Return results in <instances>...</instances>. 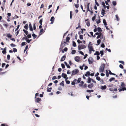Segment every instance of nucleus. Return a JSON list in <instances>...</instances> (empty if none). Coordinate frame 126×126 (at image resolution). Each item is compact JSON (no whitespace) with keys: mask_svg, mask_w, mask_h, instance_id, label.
Returning <instances> with one entry per match:
<instances>
[{"mask_svg":"<svg viewBox=\"0 0 126 126\" xmlns=\"http://www.w3.org/2000/svg\"><path fill=\"white\" fill-rule=\"evenodd\" d=\"M92 45L93 44H92L91 42H89L88 47L89 49V53L90 54L91 53L92 51H94V50L93 48V47Z\"/></svg>","mask_w":126,"mask_h":126,"instance_id":"nucleus-1","label":"nucleus"},{"mask_svg":"<svg viewBox=\"0 0 126 126\" xmlns=\"http://www.w3.org/2000/svg\"><path fill=\"white\" fill-rule=\"evenodd\" d=\"M121 86L122 87V88H120L118 89L119 90V92H121L122 91H124V90H126V88L125 87L126 86V85L125 84L124 82H121Z\"/></svg>","mask_w":126,"mask_h":126,"instance_id":"nucleus-2","label":"nucleus"},{"mask_svg":"<svg viewBox=\"0 0 126 126\" xmlns=\"http://www.w3.org/2000/svg\"><path fill=\"white\" fill-rule=\"evenodd\" d=\"M105 67V64L103 63L101 65L100 67L99 72H102L104 71V67Z\"/></svg>","mask_w":126,"mask_h":126,"instance_id":"nucleus-3","label":"nucleus"},{"mask_svg":"<svg viewBox=\"0 0 126 126\" xmlns=\"http://www.w3.org/2000/svg\"><path fill=\"white\" fill-rule=\"evenodd\" d=\"M79 72V70L78 69H75L72 71L71 74L72 76L78 73Z\"/></svg>","mask_w":126,"mask_h":126,"instance_id":"nucleus-4","label":"nucleus"},{"mask_svg":"<svg viewBox=\"0 0 126 126\" xmlns=\"http://www.w3.org/2000/svg\"><path fill=\"white\" fill-rule=\"evenodd\" d=\"M86 47L85 45H79L78 47V49L79 50L84 49L86 48Z\"/></svg>","mask_w":126,"mask_h":126,"instance_id":"nucleus-5","label":"nucleus"},{"mask_svg":"<svg viewBox=\"0 0 126 126\" xmlns=\"http://www.w3.org/2000/svg\"><path fill=\"white\" fill-rule=\"evenodd\" d=\"M88 61L89 63L91 64H92L94 62V60L92 57H90L88 58Z\"/></svg>","mask_w":126,"mask_h":126,"instance_id":"nucleus-6","label":"nucleus"},{"mask_svg":"<svg viewBox=\"0 0 126 126\" xmlns=\"http://www.w3.org/2000/svg\"><path fill=\"white\" fill-rule=\"evenodd\" d=\"M83 84H82L81 83L79 84V86L80 87H82V88H86L87 87V85L85 83L83 85Z\"/></svg>","mask_w":126,"mask_h":126,"instance_id":"nucleus-7","label":"nucleus"},{"mask_svg":"<svg viewBox=\"0 0 126 126\" xmlns=\"http://www.w3.org/2000/svg\"><path fill=\"white\" fill-rule=\"evenodd\" d=\"M66 44H67L66 42L65 41L63 42L62 41L61 45V47L62 48L65 46Z\"/></svg>","mask_w":126,"mask_h":126,"instance_id":"nucleus-8","label":"nucleus"},{"mask_svg":"<svg viewBox=\"0 0 126 126\" xmlns=\"http://www.w3.org/2000/svg\"><path fill=\"white\" fill-rule=\"evenodd\" d=\"M75 61L77 62H79L80 60V57L78 56H76L75 58Z\"/></svg>","mask_w":126,"mask_h":126,"instance_id":"nucleus-9","label":"nucleus"},{"mask_svg":"<svg viewBox=\"0 0 126 126\" xmlns=\"http://www.w3.org/2000/svg\"><path fill=\"white\" fill-rule=\"evenodd\" d=\"M41 100V99L40 98H38L35 100V102H36L39 103V102Z\"/></svg>","mask_w":126,"mask_h":126,"instance_id":"nucleus-10","label":"nucleus"},{"mask_svg":"<svg viewBox=\"0 0 126 126\" xmlns=\"http://www.w3.org/2000/svg\"><path fill=\"white\" fill-rule=\"evenodd\" d=\"M94 84L93 83H91L90 84H89L88 87L89 88H91L93 86Z\"/></svg>","mask_w":126,"mask_h":126,"instance_id":"nucleus-11","label":"nucleus"},{"mask_svg":"<svg viewBox=\"0 0 126 126\" xmlns=\"http://www.w3.org/2000/svg\"><path fill=\"white\" fill-rule=\"evenodd\" d=\"M88 19L85 20V21L86 22V24L87 26L89 27L90 26V22L88 21Z\"/></svg>","mask_w":126,"mask_h":126,"instance_id":"nucleus-12","label":"nucleus"},{"mask_svg":"<svg viewBox=\"0 0 126 126\" xmlns=\"http://www.w3.org/2000/svg\"><path fill=\"white\" fill-rule=\"evenodd\" d=\"M66 57V56L65 55H64L63 56L61 59V61H64Z\"/></svg>","mask_w":126,"mask_h":126,"instance_id":"nucleus-13","label":"nucleus"},{"mask_svg":"<svg viewBox=\"0 0 126 126\" xmlns=\"http://www.w3.org/2000/svg\"><path fill=\"white\" fill-rule=\"evenodd\" d=\"M50 20L51 21L50 23L53 24L54 21V16H52L51 17Z\"/></svg>","mask_w":126,"mask_h":126,"instance_id":"nucleus-14","label":"nucleus"},{"mask_svg":"<svg viewBox=\"0 0 126 126\" xmlns=\"http://www.w3.org/2000/svg\"><path fill=\"white\" fill-rule=\"evenodd\" d=\"M6 48L5 47L4 49L2 51V52L4 54H5L6 53Z\"/></svg>","mask_w":126,"mask_h":126,"instance_id":"nucleus-15","label":"nucleus"},{"mask_svg":"<svg viewBox=\"0 0 126 126\" xmlns=\"http://www.w3.org/2000/svg\"><path fill=\"white\" fill-rule=\"evenodd\" d=\"M62 77H63L64 78L66 79L67 76V75L66 74H64V73H63L62 74Z\"/></svg>","mask_w":126,"mask_h":126,"instance_id":"nucleus-16","label":"nucleus"},{"mask_svg":"<svg viewBox=\"0 0 126 126\" xmlns=\"http://www.w3.org/2000/svg\"><path fill=\"white\" fill-rule=\"evenodd\" d=\"M107 88V86L106 85H105L104 86H101V88L102 90H105Z\"/></svg>","mask_w":126,"mask_h":126,"instance_id":"nucleus-17","label":"nucleus"},{"mask_svg":"<svg viewBox=\"0 0 126 126\" xmlns=\"http://www.w3.org/2000/svg\"><path fill=\"white\" fill-rule=\"evenodd\" d=\"M45 32L44 31L43 29H40V32L39 33V34L41 35L42 34V33L44 32Z\"/></svg>","mask_w":126,"mask_h":126,"instance_id":"nucleus-18","label":"nucleus"},{"mask_svg":"<svg viewBox=\"0 0 126 126\" xmlns=\"http://www.w3.org/2000/svg\"><path fill=\"white\" fill-rule=\"evenodd\" d=\"M29 28H30V30L31 31H32L33 30V28H32V25L30 23V24H29Z\"/></svg>","mask_w":126,"mask_h":126,"instance_id":"nucleus-19","label":"nucleus"},{"mask_svg":"<svg viewBox=\"0 0 126 126\" xmlns=\"http://www.w3.org/2000/svg\"><path fill=\"white\" fill-rule=\"evenodd\" d=\"M105 11L104 9H102L101 12V14L104 16V14H105Z\"/></svg>","mask_w":126,"mask_h":126,"instance_id":"nucleus-20","label":"nucleus"},{"mask_svg":"<svg viewBox=\"0 0 126 126\" xmlns=\"http://www.w3.org/2000/svg\"><path fill=\"white\" fill-rule=\"evenodd\" d=\"M90 75V72L89 71L86 72V73L85 74V76H89Z\"/></svg>","mask_w":126,"mask_h":126,"instance_id":"nucleus-21","label":"nucleus"},{"mask_svg":"<svg viewBox=\"0 0 126 126\" xmlns=\"http://www.w3.org/2000/svg\"><path fill=\"white\" fill-rule=\"evenodd\" d=\"M92 80V79L90 78L89 77L88 79L87 80V83H90L91 82V80Z\"/></svg>","mask_w":126,"mask_h":126,"instance_id":"nucleus-22","label":"nucleus"},{"mask_svg":"<svg viewBox=\"0 0 126 126\" xmlns=\"http://www.w3.org/2000/svg\"><path fill=\"white\" fill-rule=\"evenodd\" d=\"M103 22L104 23V25L105 26L107 25L106 21L105 19H104L103 20Z\"/></svg>","mask_w":126,"mask_h":126,"instance_id":"nucleus-23","label":"nucleus"},{"mask_svg":"<svg viewBox=\"0 0 126 126\" xmlns=\"http://www.w3.org/2000/svg\"><path fill=\"white\" fill-rule=\"evenodd\" d=\"M70 39V38L68 37H67L66 38V42H68L69 41Z\"/></svg>","mask_w":126,"mask_h":126,"instance_id":"nucleus-24","label":"nucleus"},{"mask_svg":"<svg viewBox=\"0 0 126 126\" xmlns=\"http://www.w3.org/2000/svg\"><path fill=\"white\" fill-rule=\"evenodd\" d=\"M68 78H66L65 79V80L66 81V84H69L70 83V81L68 80H67V79H68Z\"/></svg>","mask_w":126,"mask_h":126,"instance_id":"nucleus-25","label":"nucleus"},{"mask_svg":"<svg viewBox=\"0 0 126 126\" xmlns=\"http://www.w3.org/2000/svg\"><path fill=\"white\" fill-rule=\"evenodd\" d=\"M77 80L76 79H75L74 80V81H73L71 83V84L72 85H74L75 84V82Z\"/></svg>","mask_w":126,"mask_h":126,"instance_id":"nucleus-26","label":"nucleus"},{"mask_svg":"<svg viewBox=\"0 0 126 126\" xmlns=\"http://www.w3.org/2000/svg\"><path fill=\"white\" fill-rule=\"evenodd\" d=\"M100 54V53L98 51H96L94 53V55H97V56L99 55Z\"/></svg>","mask_w":126,"mask_h":126,"instance_id":"nucleus-27","label":"nucleus"},{"mask_svg":"<svg viewBox=\"0 0 126 126\" xmlns=\"http://www.w3.org/2000/svg\"><path fill=\"white\" fill-rule=\"evenodd\" d=\"M64 81H63L62 82L60 83V85H62L63 87H64Z\"/></svg>","mask_w":126,"mask_h":126,"instance_id":"nucleus-28","label":"nucleus"},{"mask_svg":"<svg viewBox=\"0 0 126 126\" xmlns=\"http://www.w3.org/2000/svg\"><path fill=\"white\" fill-rule=\"evenodd\" d=\"M24 28L27 30L28 28V26L27 24H26L24 27Z\"/></svg>","mask_w":126,"mask_h":126,"instance_id":"nucleus-29","label":"nucleus"},{"mask_svg":"<svg viewBox=\"0 0 126 126\" xmlns=\"http://www.w3.org/2000/svg\"><path fill=\"white\" fill-rule=\"evenodd\" d=\"M101 42L100 39H98L97 41V45H99Z\"/></svg>","mask_w":126,"mask_h":126,"instance_id":"nucleus-30","label":"nucleus"},{"mask_svg":"<svg viewBox=\"0 0 126 126\" xmlns=\"http://www.w3.org/2000/svg\"><path fill=\"white\" fill-rule=\"evenodd\" d=\"M81 78H79L78 79V80H77L76 81H77V82L78 83L80 82V81H81Z\"/></svg>","mask_w":126,"mask_h":126,"instance_id":"nucleus-31","label":"nucleus"},{"mask_svg":"<svg viewBox=\"0 0 126 126\" xmlns=\"http://www.w3.org/2000/svg\"><path fill=\"white\" fill-rule=\"evenodd\" d=\"M102 5H103L105 8H106V6L105 5V3L104 2H102L101 3Z\"/></svg>","mask_w":126,"mask_h":126,"instance_id":"nucleus-32","label":"nucleus"},{"mask_svg":"<svg viewBox=\"0 0 126 126\" xmlns=\"http://www.w3.org/2000/svg\"><path fill=\"white\" fill-rule=\"evenodd\" d=\"M7 37L8 38H11L12 35L10 33H8L7 34Z\"/></svg>","mask_w":126,"mask_h":126,"instance_id":"nucleus-33","label":"nucleus"},{"mask_svg":"<svg viewBox=\"0 0 126 126\" xmlns=\"http://www.w3.org/2000/svg\"><path fill=\"white\" fill-rule=\"evenodd\" d=\"M76 51L75 50H72L71 52V53L73 54H74L76 53Z\"/></svg>","mask_w":126,"mask_h":126,"instance_id":"nucleus-34","label":"nucleus"},{"mask_svg":"<svg viewBox=\"0 0 126 126\" xmlns=\"http://www.w3.org/2000/svg\"><path fill=\"white\" fill-rule=\"evenodd\" d=\"M97 31L98 32H101L102 31V30H101V28L100 27H98L97 28Z\"/></svg>","mask_w":126,"mask_h":126,"instance_id":"nucleus-35","label":"nucleus"},{"mask_svg":"<svg viewBox=\"0 0 126 126\" xmlns=\"http://www.w3.org/2000/svg\"><path fill=\"white\" fill-rule=\"evenodd\" d=\"M115 79V78H110L109 80V81L111 82L112 81V80H114Z\"/></svg>","mask_w":126,"mask_h":126,"instance_id":"nucleus-36","label":"nucleus"},{"mask_svg":"<svg viewBox=\"0 0 126 126\" xmlns=\"http://www.w3.org/2000/svg\"><path fill=\"white\" fill-rule=\"evenodd\" d=\"M115 16L117 20V21H119V18L118 15H115Z\"/></svg>","mask_w":126,"mask_h":126,"instance_id":"nucleus-37","label":"nucleus"},{"mask_svg":"<svg viewBox=\"0 0 126 126\" xmlns=\"http://www.w3.org/2000/svg\"><path fill=\"white\" fill-rule=\"evenodd\" d=\"M86 91L87 92L90 93V92H93L94 90H87Z\"/></svg>","mask_w":126,"mask_h":126,"instance_id":"nucleus-38","label":"nucleus"},{"mask_svg":"<svg viewBox=\"0 0 126 126\" xmlns=\"http://www.w3.org/2000/svg\"><path fill=\"white\" fill-rule=\"evenodd\" d=\"M32 36L33 37V38L35 39L37 37V35H36L35 34L33 33L32 35Z\"/></svg>","mask_w":126,"mask_h":126,"instance_id":"nucleus-39","label":"nucleus"},{"mask_svg":"<svg viewBox=\"0 0 126 126\" xmlns=\"http://www.w3.org/2000/svg\"><path fill=\"white\" fill-rule=\"evenodd\" d=\"M76 43L74 41H73V46L74 47H75L76 46Z\"/></svg>","mask_w":126,"mask_h":126,"instance_id":"nucleus-40","label":"nucleus"},{"mask_svg":"<svg viewBox=\"0 0 126 126\" xmlns=\"http://www.w3.org/2000/svg\"><path fill=\"white\" fill-rule=\"evenodd\" d=\"M13 51L14 52H17V49L16 48H13Z\"/></svg>","mask_w":126,"mask_h":126,"instance_id":"nucleus-41","label":"nucleus"},{"mask_svg":"<svg viewBox=\"0 0 126 126\" xmlns=\"http://www.w3.org/2000/svg\"><path fill=\"white\" fill-rule=\"evenodd\" d=\"M23 31H24V33L26 34L28 33V31L26 30H23Z\"/></svg>","mask_w":126,"mask_h":126,"instance_id":"nucleus-42","label":"nucleus"},{"mask_svg":"<svg viewBox=\"0 0 126 126\" xmlns=\"http://www.w3.org/2000/svg\"><path fill=\"white\" fill-rule=\"evenodd\" d=\"M27 43H26L25 42H22L21 43V46H24V45H25L26 44H27Z\"/></svg>","mask_w":126,"mask_h":126,"instance_id":"nucleus-43","label":"nucleus"},{"mask_svg":"<svg viewBox=\"0 0 126 126\" xmlns=\"http://www.w3.org/2000/svg\"><path fill=\"white\" fill-rule=\"evenodd\" d=\"M95 35H102V33L101 32H96L95 34Z\"/></svg>","mask_w":126,"mask_h":126,"instance_id":"nucleus-44","label":"nucleus"},{"mask_svg":"<svg viewBox=\"0 0 126 126\" xmlns=\"http://www.w3.org/2000/svg\"><path fill=\"white\" fill-rule=\"evenodd\" d=\"M112 3L114 6H115L116 4V1H112Z\"/></svg>","mask_w":126,"mask_h":126,"instance_id":"nucleus-45","label":"nucleus"},{"mask_svg":"<svg viewBox=\"0 0 126 126\" xmlns=\"http://www.w3.org/2000/svg\"><path fill=\"white\" fill-rule=\"evenodd\" d=\"M106 75L107 77H108L109 76V73L108 72V71L107 70H106Z\"/></svg>","mask_w":126,"mask_h":126,"instance_id":"nucleus-46","label":"nucleus"},{"mask_svg":"<svg viewBox=\"0 0 126 126\" xmlns=\"http://www.w3.org/2000/svg\"><path fill=\"white\" fill-rule=\"evenodd\" d=\"M96 78L97 80L98 81H100L101 79L99 77L97 76L96 77Z\"/></svg>","mask_w":126,"mask_h":126,"instance_id":"nucleus-47","label":"nucleus"},{"mask_svg":"<svg viewBox=\"0 0 126 126\" xmlns=\"http://www.w3.org/2000/svg\"><path fill=\"white\" fill-rule=\"evenodd\" d=\"M119 62L120 63H122L123 65H124V62L123 61H119Z\"/></svg>","mask_w":126,"mask_h":126,"instance_id":"nucleus-48","label":"nucleus"},{"mask_svg":"<svg viewBox=\"0 0 126 126\" xmlns=\"http://www.w3.org/2000/svg\"><path fill=\"white\" fill-rule=\"evenodd\" d=\"M33 28L34 30H36V26H35V23H34L33 24Z\"/></svg>","mask_w":126,"mask_h":126,"instance_id":"nucleus-49","label":"nucleus"},{"mask_svg":"<svg viewBox=\"0 0 126 126\" xmlns=\"http://www.w3.org/2000/svg\"><path fill=\"white\" fill-rule=\"evenodd\" d=\"M78 52L81 55H82L83 56H84V53L82 51H79Z\"/></svg>","mask_w":126,"mask_h":126,"instance_id":"nucleus-50","label":"nucleus"},{"mask_svg":"<svg viewBox=\"0 0 126 126\" xmlns=\"http://www.w3.org/2000/svg\"><path fill=\"white\" fill-rule=\"evenodd\" d=\"M43 21V19H41L39 21V23L41 25H42V22Z\"/></svg>","mask_w":126,"mask_h":126,"instance_id":"nucleus-51","label":"nucleus"},{"mask_svg":"<svg viewBox=\"0 0 126 126\" xmlns=\"http://www.w3.org/2000/svg\"><path fill=\"white\" fill-rule=\"evenodd\" d=\"M27 37L28 38H30L31 37V34L27 35Z\"/></svg>","mask_w":126,"mask_h":126,"instance_id":"nucleus-52","label":"nucleus"},{"mask_svg":"<svg viewBox=\"0 0 126 126\" xmlns=\"http://www.w3.org/2000/svg\"><path fill=\"white\" fill-rule=\"evenodd\" d=\"M79 38L81 39H83V35H80Z\"/></svg>","mask_w":126,"mask_h":126,"instance_id":"nucleus-53","label":"nucleus"},{"mask_svg":"<svg viewBox=\"0 0 126 126\" xmlns=\"http://www.w3.org/2000/svg\"><path fill=\"white\" fill-rule=\"evenodd\" d=\"M75 6L77 8H78L79 7V4H75Z\"/></svg>","mask_w":126,"mask_h":126,"instance_id":"nucleus-54","label":"nucleus"},{"mask_svg":"<svg viewBox=\"0 0 126 126\" xmlns=\"http://www.w3.org/2000/svg\"><path fill=\"white\" fill-rule=\"evenodd\" d=\"M72 11H70V19H71L72 18Z\"/></svg>","mask_w":126,"mask_h":126,"instance_id":"nucleus-55","label":"nucleus"},{"mask_svg":"<svg viewBox=\"0 0 126 126\" xmlns=\"http://www.w3.org/2000/svg\"><path fill=\"white\" fill-rule=\"evenodd\" d=\"M10 45L12 47H14L16 46V45H15L13 43H12Z\"/></svg>","mask_w":126,"mask_h":126,"instance_id":"nucleus-56","label":"nucleus"},{"mask_svg":"<svg viewBox=\"0 0 126 126\" xmlns=\"http://www.w3.org/2000/svg\"><path fill=\"white\" fill-rule=\"evenodd\" d=\"M10 56L8 54L7 55V59L8 60H9L10 59Z\"/></svg>","mask_w":126,"mask_h":126,"instance_id":"nucleus-57","label":"nucleus"},{"mask_svg":"<svg viewBox=\"0 0 126 126\" xmlns=\"http://www.w3.org/2000/svg\"><path fill=\"white\" fill-rule=\"evenodd\" d=\"M95 18V16H93L92 18V19L93 21H94Z\"/></svg>","mask_w":126,"mask_h":126,"instance_id":"nucleus-58","label":"nucleus"},{"mask_svg":"<svg viewBox=\"0 0 126 126\" xmlns=\"http://www.w3.org/2000/svg\"><path fill=\"white\" fill-rule=\"evenodd\" d=\"M61 66L62 68H64L65 67V66L62 63L61 64Z\"/></svg>","mask_w":126,"mask_h":126,"instance_id":"nucleus-59","label":"nucleus"},{"mask_svg":"<svg viewBox=\"0 0 126 126\" xmlns=\"http://www.w3.org/2000/svg\"><path fill=\"white\" fill-rule=\"evenodd\" d=\"M101 36H102V35H98V36H97V37H96V38L97 39H98L99 38L101 37Z\"/></svg>","mask_w":126,"mask_h":126,"instance_id":"nucleus-60","label":"nucleus"},{"mask_svg":"<svg viewBox=\"0 0 126 126\" xmlns=\"http://www.w3.org/2000/svg\"><path fill=\"white\" fill-rule=\"evenodd\" d=\"M119 66L122 69H123L124 68L123 66L121 64H120Z\"/></svg>","mask_w":126,"mask_h":126,"instance_id":"nucleus-61","label":"nucleus"},{"mask_svg":"<svg viewBox=\"0 0 126 126\" xmlns=\"http://www.w3.org/2000/svg\"><path fill=\"white\" fill-rule=\"evenodd\" d=\"M77 42L79 44L81 43H82V42L78 39L77 41Z\"/></svg>","mask_w":126,"mask_h":126,"instance_id":"nucleus-62","label":"nucleus"},{"mask_svg":"<svg viewBox=\"0 0 126 126\" xmlns=\"http://www.w3.org/2000/svg\"><path fill=\"white\" fill-rule=\"evenodd\" d=\"M27 37H23V38H22V40H24V39H25V40H27Z\"/></svg>","mask_w":126,"mask_h":126,"instance_id":"nucleus-63","label":"nucleus"},{"mask_svg":"<svg viewBox=\"0 0 126 126\" xmlns=\"http://www.w3.org/2000/svg\"><path fill=\"white\" fill-rule=\"evenodd\" d=\"M101 47L103 48H104L105 47V45L103 43L101 45Z\"/></svg>","mask_w":126,"mask_h":126,"instance_id":"nucleus-64","label":"nucleus"}]
</instances>
